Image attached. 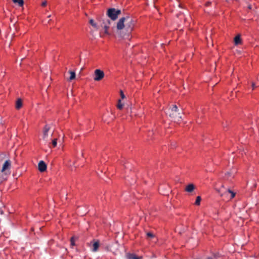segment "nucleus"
<instances>
[{"instance_id":"21","label":"nucleus","mask_w":259,"mask_h":259,"mask_svg":"<svg viewBox=\"0 0 259 259\" xmlns=\"http://www.w3.org/2000/svg\"><path fill=\"white\" fill-rule=\"evenodd\" d=\"M120 99L123 100L125 98V96L124 95L123 92L121 90L120 91Z\"/></svg>"},{"instance_id":"12","label":"nucleus","mask_w":259,"mask_h":259,"mask_svg":"<svg viewBox=\"0 0 259 259\" xmlns=\"http://www.w3.org/2000/svg\"><path fill=\"white\" fill-rule=\"evenodd\" d=\"M234 44L236 46L240 45L242 44V39L240 34H238L234 37Z\"/></svg>"},{"instance_id":"26","label":"nucleus","mask_w":259,"mask_h":259,"mask_svg":"<svg viewBox=\"0 0 259 259\" xmlns=\"http://www.w3.org/2000/svg\"><path fill=\"white\" fill-rule=\"evenodd\" d=\"M207 259H215V257H208Z\"/></svg>"},{"instance_id":"15","label":"nucleus","mask_w":259,"mask_h":259,"mask_svg":"<svg viewBox=\"0 0 259 259\" xmlns=\"http://www.w3.org/2000/svg\"><path fill=\"white\" fill-rule=\"evenodd\" d=\"M89 23L96 30L99 29V25L93 19H91L89 21Z\"/></svg>"},{"instance_id":"7","label":"nucleus","mask_w":259,"mask_h":259,"mask_svg":"<svg viewBox=\"0 0 259 259\" xmlns=\"http://www.w3.org/2000/svg\"><path fill=\"white\" fill-rule=\"evenodd\" d=\"M105 77L104 72L100 69L95 70L94 73V80L95 81H99Z\"/></svg>"},{"instance_id":"2","label":"nucleus","mask_w":259,"mask_h":259,"mask_svg":"<svg viewBox=\"0 0 259 259\" xmlns=\"http://www.w3.org/2000/svg\"><path fill=\"white\" fill-rule=\"evenodd\" d=\"M11 165V161L9 159L6 160L3 164L0 170V177L2 179L0 180V183L6 180L7 177L10 175Z\"/></svg>"},{"instance_id":"17","label":"nucleus","mask_w":259,"mask_h":259,"mask_svg":"<svg viewBox=\"0 0 259 259\" xmlns=\"http://www.w3.org/2000/svg\"><path fill=\"white\" fill-rule=\"evenodd\" d=\"M22 106V101L21 99H19L17 100L16 103V108L17 109H20Z\"/></svg>"},{"instance_id":"28","label":"nucleus","mask_w":259,"mask_h":259,"mask_svg":"<svg viewBox=\"0 0 259 259\" xmlns=\"http://www.w3.org/2000/svg\"><path fill=\"white\" fill-rule=\"evenodd\" d=\"M1 179H2V178H1V177H0V180H1Z\"/></svg>"},{"instance_id":"18","label":"nucleus","mask_w":259,"mask_h":259,"mask_svg":"<svg viewBox=\"0 0 259 259\" xmlns=\"http://www.w3.org/2000/svg\"><path fill=\"white\" fill-rule=\"evenodd\" d=\"M14 3L18 4L19 6H22L24 4L23 0H13Z\"/></svg>"},{"instance_id":"20","label":"nucleus","mask_w":259,"mask_h":259,"mask_svg":"<svg viewBox=\"0 0 259 259\" xmlns=\"http://www.w3.org/2000/svg\"><path fill=\"white\" fill-rule=\"evenodd\" d=\"M52 144L53 147H55L57 144V139L55 138L52 140Z\"/></svg>"},{"instance_id":"27","label":"nucleus","mask_w":259,"mask_h":259,"mask_svg":"<svg viewBox=\"0 0 259 259\" xmlns=\"http://www.w3.org/2000/svg\"><path fill=\"white\" fill-rule=\"evenodd\" d=\"M227 175H228V176H230L231 175V174L230 172H227L226 174Z\"/></svg>"},{"instance_id":"19","label":"nucleus","mask_w":259,"mask_h":259,"mask_svg":"<svg viewBox=\"0 0 259 259\" xmlns=\"http://www.w3.org/2000/svg\"><path fill=\"white\" fill-rule=\"evenodd\" d=\"M201 200V198L200 196H197L196 199V201L195 202V204L196 205H199L200 204V201Z\"/></svg>"},{"instance_id":"3","label":"nucleus","mask_w":259,"mask_h":259,"mask_svg":"<svg viewBox=\"0 0 259 259\" xmlns=\"http://www.w3.org/2000/svg\"><path fill=\"white\" fill-rule=\"evenodd\" d=\"M166 113L175 122H179L181 120L182 116L181 114L178 112V107L176 105H173L172 107L168 109Z\"/></svg>"},{"instance_id":"1","label":"nucleus","mask_w":259,"mask_h":259,"mask_svg":"<svg viewBox=\"0 0 259 259\" xmlns=\"http://www.w3.org/2000/svg\"><path fill=\"white\" fill-rule=\"evenodd\" d=\"M134 23L133 19L126 16L120 18L116 22L115 27L116 32L122 38L130 39V34L133 30Z\"/></svg>"},{"instance_id":"5","label":"nucleus","mask_w":259,"mask_h":259,"mask_svg":"<svg viewBox=\"0 0 259 259\" xmlns=\"http://www.w3.org/2000/svg\"><path fill=\"white\" fill-rule=\"evenodd\" d=\"M121 14L120 10L111 8L108 10L107 15L112 20H115Z\"/></svg>"},{"instance_id":"6","label":"nucleus","mask_w":259,"mask_h":259,"mask_svg":"<svg viewBox=\"0 0 259 259\" xmlns=\"http://www.w3.org/2000/svg\"><path fill=\"white\" fill-rule=\"evenodd\" d=\"M111 25V21L109 19L106 18L104 19L101 24V26L104 29V34L105 35H109V29Z\"/></svg>"},{"instance_id":"25","label":"nucleus","mask_w":259,"mask_h":259,"mask_svg":"<svg viewBox=\"0 0 259 259\" xmlns=\"http://www.w3.org/2000/svg\"><path fill=\"white\" fill-rule=\"evenodd\" d=\"M252 90H254L255 88V84L254 82L252 83Z\"/></svg>"},{"instance_id":"11","label":"nucleus","mask_w":259,"mask_h":259,"mask_svg":"<svg viewBox=\"0 0 259 259\" xmlns=\"http://www.w3.org/2000/svg\"><path fill=\"white\" fill-rule=\"evenodd\" d=\"M195 189V186L193 184H188L185 188V191L187 192H192Z\"/></svg>"},{"instance_id":"4","label":"nucleus","mask_w":259,"mask_h":259,"mask_svg":"<svg viewBox=\"0 0 259 259\" xmlns=\"http://www.w3.org/2000/svg\"><path fill=\"white\" fill-rule=\"evenodd\" d=\"M217 190L220 194V196L224 197L227 200H231L235 196V193L232 191L230 189H226L222 186V188L217 189Z\"/></svg>"},{"instance_id":"16","label":"nucleus","mask_w":259,"mask_h":259,"mask_svg":"<svg viewBox=\"0 0 259 259\" xmlns=\"http://www.w3.org/2000/svg\"><path fill=\"white\" fill-rule=\"evenodd\" d=\"M122 100H121V99L118 100L117 108L119 110H121L124 105V104L122 102Z\"/></svg>"},{"instance_id":"14","label":"nucleus","mask_w":259,"mask_h":259,"mask_svg":"<svg viewBox=\"0 0 259 259\" xmlns=\"http://www.w3.org/2000/svg\"><path fill=\"white\" fill-rule=\"evenodd\" d=\"M126 256L127 259H142L141 256H137L134 254H127Z\"/></svg>"},{"instance_id":"13","label":"nucleus","mask_w":259,"mask_h":259,"mask_svg":"<svg viewBox=\"0 0 259 259\" xmlns=\"http://www.w3.org/2000/svg\"><path fill=\"white\" fill-rule=\"evenodd\" d=\"M100 244L98 241H94L93 244L92 251L96 252L98 250Z\"/></svg>"},{"instance_id":"9","label":"nucleus","mask_w":259,"mask_h":259,"mask_svg":"<svg viewBox=\"0 0 259 259\" xmlns=\"http://www.w3.org/2000/svg\"><path fill=\"white\" fill-rule=\"evenodd\" d=\"M49 130V127L48 126H46L43 130L42 139L45 141H47L48 140Z\"/></svg>"},{"instance_id":"22","label":"nucleus","mask_w":259,"mask_h":259,"mask_svg":"<svg viewBox=\"0 0 259 259\" xmlns=\"http://www.w3.org/2000/svg\"><path fill=\"white\" fill-rule=\"evenodd\" d=\"M147 236L148 237H149V238H153L154 237V235L151 233V232H148L147 233Z\"/></svg>"},{"instance_id":"8","label":"nucleus","mask_w":259,"mask_h":259,"mask_svg":"<svg viewBox=\"0 0 259 259\" xmlns=\"http://www.w3.org/2000/svg\"><path fill=\"white\" fill-rule=\"evenodd\" d=\"M38 167L40 172H44L47 169V165L44 161H40L38 163Z\"/></svg>"},{"instance_id":"24","label":"nucleus","mask_w":259,"mask_h":259,"mask_svg":"<svg viewBox=\"0 0 259 259\" xmlns=\"http://www.w3.org/2000/svg\"><path fill=\"white\" fill-rule=\"evenodd\" d=\"M47 5V2L46 1H44V2L41 3V6H42V7H45Z\"/></svg>"},{"instance_id":"23","label":"nucleus","mask_w":259,"mask_h":259,"mask_svg":"<svg viewBox=\"0 0 259 259\" xmlns=\"http://www.w3.org/2000/svg\"><path fill=\"white\" fill-rule=\"evenodd\" d=\"M71 246H74L75 245V239H74V237H73L71 238Z\"/></svg>"},{"instance_id":"10","label":"nucleus","mask_w":259,"mask_h":259,"mask_svg":"<svg viewBox=\"0 0 259 259\" xmlns=\"http://www.w3.org/2000/svg\"><path fill=\"white\" fill-rule=\"evenodd\" d=\"M68 73L69 74L70 76L69 77L67 78V80L68 81H71L73 79H74L76 77V73L75 71L72 70H69Z\"/></svg>"}]
</instances>
